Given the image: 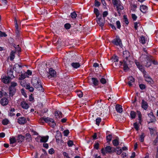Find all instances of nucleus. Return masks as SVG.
<instances>
[{"instance_id":"f257e3e1","label":"nucleus","mask_w":158,"mask_h":158,"mask_svg":"<svg viewBox=\"0 0 158 158\" xmlns=\"http://www.w3.org/2000/svg\"><path fill=\"white\" fill-rule=\"evenodd\" d=\"M32 84L33 86L39 90L43 92L44 88L41 84L40 80L37 77L33 78L31 81Z\"/></svg>"},{"instance_id":"f03ea898","label":"nucleus","mask_w":158,"mask_h":158,"mask_svg":"<svg viewBox=\"0 0 158 158\" xmlns=\"http://www.w3.org/2000/svg\"><path fill=\"white\" fill-rule=\"evenodd\" d=\"M17 85V83L12 82L11 83L9 87V94L11 96H13L15 94L16 91L15 87Z\"/></svg>"},{"instance_id":"7ed1b4c3","label":"nucleus","mask_w":158,"mask_h":158,"mask_svg":"<svg viewBox=\"0 0 158 158\" xmlns=\"http://www.w3.org/2000/svg\"><path fill=\"white\" fill-rule=\"evenodd\" d=\"M112 42L116 46H119L120 47L122 46L121 40L118 36H116V38L112 40Z\"/></svg>"},{"instance_id":"20e7f679","label":"nucleus","mask_w":158,"mask_h":158,"mask_svg":"<svg viewBox=\"0 0 158 158\" xmlns=\"http://www.w3.org/2000/svg\"><path fill=\"white\" fill-rule=\"evenodd\" d=\"M152 56H147L146 57V62L145 64V66L147 67H149L152 64Z\"/></svg>"},{"instance_id":"39448f33","label":"nucleus","mask_w":158,"mask_h":158,"mask_svg":"<svg viewBox=\"0 0 158 158\" xmlns=\"http://www.w3.org/2000/svg\"><path fill=\"white\" fill-rule=\"evenodd\" d=\"M26 118L24 117H21L18 118L17 122L20 125H24L27 123Z\"/></svg>"},{"instance_id":"423d86ee","label":"nucleus","mask_w":158,"mask_h":158,"mask_svg":"<svg viewBox=\"0 0 158 158\" xmlns=\"http://www.w3.org/2000/svg\"><path fill=\"white\" fill-rule=\"evenodd\" d=\"M148 115L149 118V121L148 122V123L155 122L156 121L155 117L152 112H150Z\"/></svg>"},{"instance_id":"0eeeda50","label":"nucleus","mask_w":158,"mask_h":158,"mask_svg":"<svg viewBox=\"0 0 158 158\" xmlns=\"http://www.w3.org/2000/svg\"><path fill=\"white\" fill-rule=\"evenodd\" d=\"M102 152L103 155H105L106 153L111 152L112 148L110 146H107L105 149H102L101 150Z\"/></svg>"},{"instance_id":"6e6552de","label":"nucleus","mask_w":158,"mask_h":158,"mask_svg":"<svg viewBox=\"0 0 158 158\" xmlns=\"http://www.w3.org/2000/svg\"><path fill=\"white\" fill-rule=\"evenodd\" d=\"M91 79V81L93 84V86L95 87L98 86L99 84V81L97 78L95 77L90 78L89 79Z\"/></svg>"},{"instance_id":"1a4fd4ad","label":"nucleus","mask_w":158,"mask_h":158,"mask_svg":"<svg viewBox=\"0 0 158 158\" xmlns=\"http://www.w3.org/2000/svg\"><path fill=\"white\" fill-rule=\"evenodd\" d=\"M13 69H8L7 71V74L8 77H9L11 79H12L15 77L13 75Z\"/></svg>"},{"instance_id":"9d476101","label":"nucleus","mask_w":158,"mask_h":158,"mask_svg":"<svg viewBox=\"0 0 158 158\" xmlns=\"http://www.w3.org/2000/svg\"><path fill=\"white\" fill-rule=\"evenodd\" d=\"M20 106L23 109L27 110L29 107V105L25 101H23L21 102Z\"/></svg>"},{"instance_id":"9b49d317","label":"nucleus","mask_w":158,"mask_h":158,"mask_svg":"<svg viewBox=\"0 0 158 158\" xmlns=\"http://www.w3.org/2000/svg\"><path fill=\"white\" fill-rule=\"evenodd\" d=\"M0 102L2 106H5L8 104L9 100L6 98H3L1 99Z\"/></svg>"},{"instance_id":"f8f14e48","label":"nucleus","mask_w":158,"mask_h":158,"mask_svg":"<svg viewBox=\"0 0 158 158\" xmlns=\"http://www.w3.org/2000/svg\"><path fill=\"white\" fill-rule=\"evenodd\" d=\"M121 4L122 3L121 2L119 3L118 4L115 6L116 7L118 13L119 15H121V10L123 9V7L122 5Z\"/></svg>"},{"instance_id":"ddd939ff","label":"nucleus","mask_w":158,"mask_h":158,"mask_svg":"<svg viewBox=\"0 0 158 158\" xmlns=\"http://www.w3.org/2000/svg\"><path fill=\"white\" fill-rule=\"evenodd\" d=\"M10 79H11L9 77L4 76L2 79V81L3 83L6 84H7L9 83Z\"/></svg>"},{"instance_id":"4468645a","label":"nucleus","mask_w":158,"mask_h":158,"mask_svg":"<svg viewBox=\"0 0 158 158\" xmlns=\"http://www.w3.org/2000/svg\"><path fill=\"white\" fill-rule=\"evenodd\" d=\"M105 104H102V105L100 107L101 112L100 115L102 117H103L105 114V110H106V109L105 108Z\"/></svg>"},{"instance_id":"2eb2a0df","label":"nucleus","mask_w":158,"mask_h":158,"mask_svg":"<svg viewBox=\"0 0 158 158\" xmlns=\"http://www.w3.org/2000/svg\"><path fill=\"white\" fill-rule=\"evenodd\" d=\"M129 81L128 82L127 84L129 86H131L133 85V83L135 82V79L132 76L129 77L128 78Z\"/></svg>"},{"instance_id":"dca6fc26","label":"nucleus","mask_w":158,"mask_h":158,"mask_svg":"<svg viewBox=\"0 0 158 158\" xmlns=\"http://www.w3.org/2000/svg\"><path fill=\"white\" fill-rule=\"evenodd\" d=\"M143 74L145 81L148 83H151V82L152 81V79L148 75L147 72Z\"/></svg>"},{"instance_id":"f3484780","label":"nucleus","mask_w":158,"mask_h":158,"mask_svg":"<svg viewBox=\"0 0 158 158\" xmlns=\"http://www.w3.org/2000/svg\"><path fill=\"white\" fill-rule=\"evenodd\" d=\"M127 60H123V70L125 72L127 71L129 69L127 64Z\"/></svg>"},{"instance_id":"a211bd4d","label":"nucleus","mask_w":158,"mask_h":158,"mask_svg":"<svg viewBox=\"0 0 158 158\" xmlns=\"http://www.w3.org/2000/svg\"><path fill=\"white\" fill-rule=\"evenodd\" d=\"M49 74L52 77H54L56 75V71L54 70H53L52 68H50L49 69Z\"/></svg>"},{"instance_id":"6ab92c4d","label":"nucleus","mask_w":158,"mask_h":158,"mask_svg":"<svg viewBox=\"0 0 158 158\" xmlns=\"http://www.w3.org/2000/svg\"><path fill=\"white\" fill-rule=\"evenodd\" d=\"M94 13L96 15V22L97 23V24H99L98 22H99V18H98V17L99 16V10H98V9L96 8H94Z\"/></svg>"},{"instance_id":"aec40b11","label":"nucleus","mask_w":158,"mask_h":158,"mask_svg":"<svg viewBox=\"0 0 158 158\" xmlns=\"http://www.w3.org/2000/svg\"><path fill=\"white\" fill-rule=\"evenodd\" d=\"M140 10L143 13H145L148 10V7L145 5H142L140 6Z\"/></svg>"},{"instance_id":"412c9836","label":"nucleus","mask_w":158,"mask_h":158,"mask_svg":"<svg viewBox=\"0 0 158 158\" xmlns=\"http://www.w3.org/2000/svg\"><path fill=\"white\" fill-rule=\"evenodd\" d=\"M71 65L74 69H77L81 66V65L79 62H73L71 63Z\"/></svg>"},{"instance_id":"4be33fe9","label":"nucleus","mask_w":158,"mask_h":158,"mask_svg":"<svg viewBox=\"0 0 158 158\" xmlns=\"http://www.w3.org/2000/svg\"><path fill=\"white\" fill-rule=\"evenodd\" d=\"M130 56V53L127 51L123 52V56L125 58L124 60H127L128 58Z\"/></svg>"},{"instance_id":"5701e85b","label":"nucleus","mask_w":158,"mask_h":158,"mask_svg":"<svg viewBox=\"0 0 158 158\" xmlns=\"http://www.w3.org/2000/svg\"><path fill=\"white\" fill-rule=\"evenodd\" d=\"M116 110L118 112L121 113L123 112L122 106L118 104L116 105L115 107Z\"/></svg>"},{"instance_id":"b1692460","label":"nucleus","mask_w":158,"mask_h":158,"mask_svg":"<svg viewBox=\"0 0 158 158\" xmlns=\"http://www.w3.org/2000/svg\"><path fill=\"white\" fill-rule=\"evenodd\" d=\"M55 116L56 118H60L62 117V113L61 112L56 111L55 112Z\"/></svg>"},{"instance_id":"393cba45","label":"nucleus","mask_w":158,"mask_h":158,"mask_svg":"<svg viewBox=\"0 0 158 158\" xmlns=\"http://www.w3.org/2000/svg\"><path fill=\"white\" fill-rule=\"evenodd\" d=\"M142 107L144 110H146L148 107V105L147 102L143 100L142 101Z\"/></svg>"},{"instance_id":"a878e982","label":"nucleus","mask_w":158,"mask_h":158,"mask_svg":"<svg viewBox=\"0 0 158 158\" xmlns=\"http://www.w3.org/2000/svg\"><path fill=\"white\" fill-rule=\"evenodd\" d=\"M49 137L48 136H42L40 139V143H45L47 142L48 139Z\"/></svg>"},{"instance_id":"bb28decb","label":"nucleus","mask_w":158,"mask_h":158,"mask_svg":"<svg viewBox=\"0 0 158 158\" xmlns=\"http://www.w3.org/2000/svg\"><path fill=\"white\" fill-rule=\"evenodd\" d=\"M9 110L10 111L8 114L9 116L11 117L14 116L15 115V114L14 113V112L15 111V108L13 107H10Z\"/></svg>"},{"instance_id":"cd10ccee","label":"nucleus","mask_w":158,"mask_h":158,"mask_svg":"<svg viewBox=\"0 0 158 158\" xmlns=\"http://www.w3.org/2000/svg\"><path fill=\"white\" fill-rule=\"evenodd\" d=\"M105 23V19L102 20L101 18H99V26L101 27L102 30H103V26Z\"/></svg>"},{"instance_id":"c85d7f7f","label":"nucleus","mask_w":158,"mask_h":158,"mask_svg":"<svg viewBox=\"0 0 158 158\" xmlns=\"http://www.w3.org/2000/svg\"><path fill=\"white\" fill-rule=\"evenodd\" d=\"M25 137L21 135H19L17 140L18 142H22L25 139Z\"/></svg>"},{"instance_id":"c756f323","label":"nucleus","mask_w":158,"mask_h":158,"mask_svg":"<svg viewBox=\"0 0 158 158\" xmlns=\"http://www.w3.org/2000/svg\"><path fill=\"white\" fill-rule=\"evenodd\" d=\"M137 115L138 118V120H139V123L140 124L141 123V122L142 121V115L141 114V113L140 111H137Z\"/></svg>"},{"instance_id":"7c9ffc66","label":"nucleus","mask_w":158,"mask_h":158,"mask_svg":"<svg viewBox=\"0 0 158 158\" xmlns=\"http://www.w3.org/2000/svg\"><path fill=\"white\" fill-rule=\"evenodd\" d=\"M119 138L117 137L115 139L113 140L112 141V143L114 146H117L119 143Z\"/></svg>"},{"instance_id":"2f4dec72","label":"nucleus","mask_w":158,"mask_h":158,"mask_svg":"<svg viewBox=\"0 0 158 158\" xmlns=\"http://www.w3.org/2000/svg\"><path fill=\"white\" fill-rule=\"evenodd\" d=\"M16 51H15L12 50L10 53V60H13L15 57V54Z\"/></svg>"},{"instance_id":"473e14b6","label":"nucleus","mask_w":158,"mask_h":158,"mask_svg":"<svg viewBox=\"0 0 158 158\" xmlns=\"http://www.w3.org/2000/svg\"><path fill=\"white\" fill-rule=\"evenodd\" d=\"M9 140L10 144H13L16 142V139L15 137L13 136L12 137H10Z\"/></svg>"},{"instance_id":"72a5a7b5","label":"nucleus","mask_w":158,"mask_h":158,"mask_svg":"<svg viewBox=\"0 0 158 158\" xmlns=\"http://www.w3.org/2000/svg\"><path fill=\"white\" fill-rule=\"evenodd\" d=\"M146 40H145V37L143 36H141L139 39V42L143 44H144L146 43Z\"/></svg>"},{"instance_id":"f704fd0d","label":"nucleus","mask_w":158,"mask_h":158,"mask_svg":"<svg viewBox=\"0 0 158 158\" xmlns=\"http://www.w3.org/2000/svg\"><path fill=\"white\" fill-rule=\"evenodd\" d=\"M112 1L113 4L114 6L121 2L119 0H112Z\"/></svg>"},{"instance_id":"c9c22d12","label":"nucleus","mask_w":158,"mask_h":158,"mask_svg":"<svg viewBox=\"0 0 158 158\" xmlns=\"http://www.w3.org/2000/svg\"><path fill=\"white\" fill-rule=\"evenodd\" d=\"M144 137L145 136L144 135V133H142L139 136V141L140 142H143L144 141Z\"/></svg>"},{"instance_id":"e433bc0d","label":"nucleus","mask_w":158,"mask_h":158,"mask_svg":"<svg viewBox=\"0 0 158 158\" xmlns=\"http://www.w3.org/2000/svg\"><path fill=\"white\" fill-rule=\"evenodd\" d=\"M118 58L117 56L114 55L112 57V60L114 62H118Z\"/></svg>"},{"instance_id":"4c0bfd02","label":"nucleus","mask_w":158,"mask_h":158,"mask_svg":"<svg viewBox=\"0 0 158 158\" xmlns=\"http://www.w3.org/2000/svg\"><path fill=\"white\" fill-rule=\"evenodd\" d=\"M9 121L6 118L3 119L2 121V124L4 125H6L9 123Z\"/></svg>"},{"instance_id":"58836bf2","label":"nucleus","mask_w":158,"mask_h":158,"mask_svg":"<svg viewBox=\"0 0 158 158\" xmlns=\"http://www.w3.org/2000/svg\"><path fill=\"white\" fill-rule=\"evenodd\" d=\"M156 135L157 137H156V139L153 142V144L154 145H157L158 143V134L157 133Z\"/></svg>"},{"instance_id":"ea45409f","label":"nucleus","mask_w":158,"mask_h":158,"mask_svg":"<svg viewBox=\"0 0 158 158\" xmlns=\"http://www.w3.org/2000/svg\"><path fill=\"white\" fill-rule=\"evenodd\" d=\"M130 116L132 119H134L135 118L136 115V113L134 111H131L130 113Z\"/></svg>"},{"instance_id":"a19ab883","label":"nucleus","mask_w":158,"mask_h":158,"mask_svg":"<svg viewBox=\"0 0 158 158\" xmlns=\"http://www.w3.org/2000/svg\"><path fill=\"white\" fill-rule=\"evenodd\" d=\"M50 126L52 127H54L56 123H55L54 120L52 119V120L50 121V122L48 123Z\"/></svg>"},{"instance_id":"79ce46f5","label":"nucleus","mask_w":158,"mask_h":158,"mask_svg":"<svg viewBox=\"0 0 158 158\" xmlns=\"http://www.w3.org/2000/svg\"><path fill=\"white\" fill-rule=\"evenodd\" d=\"M15 33L16 34V37L18 39H19L21 38L20 37V34L19 31V30H15Z\"/></svg>"},{"instance_id":"37998d69","label":"nucleus","mask_w":158,"mask_h":158,"mask_svg":"<svg viewBox=\"0 0 158 158\" xmlns=\"http://www.w3.org/2000/svg\"><path fill=\"white\" fill-rule=\"evenodd\" d=\"M51 120L52 121V118H51L48 117L44 118V122L46 123H49Z\"/></svg>"},{"instance_id":"c03bdc74","label":"nucleus","mask_w":158,"mask_h":158,"mask_svg":"<svg viewBox=\"0 0 158 158\" xmlns=\"http://www.w3.org/2000/svg\"><path fill=\"white\" fill-rule=\"evenodd\" d=\"M77 15L75 11H73V12L71 13L70 16L73 19H75L77 16Z\"/></svg>"},{"instance_id":"a18cd8bd","label":"nucleus","mask_w":158,"mask_h":158,"mask_svg":"<svg viewBox=\"0 0 158 158\" xmlns=\"http://www.w3.org/2000/svg\"><path fill=\"white\" fill-rule=\"evenodd\" d=\"M131 10L133 11H135L137 8V6L135 4H131Z\"/></svg>"},{"instance_id":"49530a36","label":"nucleus","mask_w":158,"mask_h":158,"mask_svg":"<svg viewBox=\"0 0 158 158\" xmlns=\"http://www.w3.org/2000/svg\"><path fill=\"white\" fill-rule=\"evenodd\" d=\"M123 18L124 22H125L126 24L128 25V24L129 22L128 21V19L127 16L124 15L123 16Z\"/></svg>"},{"instance_id":"de8ad7c7","label":"nucleus","mask_w":158,"mask_h":158,"mask_svg":"<svg viewBox=\"0 0 158 158\" xmlns=\"http://www.w3.org/2000/svg\"><path fill=\"white\" fill-rule=\"evenodd\" d=\"M140 70V71H141L143 74L145 73L146 72L145 70L143 68V67L141 65H140L138 67H137Z\"/></svg>"},{"instance_id":"09e8293b","label":"nucleus","mask_w":158,"mask_h":158,"mask_svg":"<svg viewBox=\"0 0 158 158\" xmlns=\"http://www.w3.org/2000/svg\"><path fill=\"white\" fill-rule=\"evenodd\" d=\"M134 28L135 30H137L139 26L140 25V24L139 22H136L134 23Z\"/></svg>"},{"instance_id":"8fccbe9b","label":"nucleus","mask_w":158,"mask_h":158,"mask_svg":"<svg viewBox=\"0 0 158 158\" xmlns=\"http://www.w3.org/2000/svg\"><path fill=\"white\" fill-rule=\"evenodd\" d=\"M112 139V135H109L106 136V140L107 142H110Z\"/></svg>"},{"instance_id":"3c124183","label":"nucleus","mask_w":158,"mask_h":158,"mask_svg":"<svg viewBox=\"0 0 158 158\" xmlns=\"http://www.w3.org/2000/svg\"><path fill=\"white\" fill-rule=\"evenodd\" d=\"M64 27L66 29L68 30L70 28L71 25L69 23H66L64 25Z\"/></svg>"},{"instance_id":"603ef678","label":"nucleus","mask_w":158,"mask_h":158,"mask_svg":"<svg viewBox=\"0 0 158 158\" xmlns=\"http://www.w3.org/2000/svg\"><path fill=\"white\" fill-rule=\"evenodd\" d=\"M67 144L69 147H72L74 144L73 142L71 140H69L67 142Z\"/></svg>"},{"instance_id":"864d4df0","label":"nucleus","mask_w":158,"mask_h":158,"mask_svg":"<svg viewBox=\"0 0 158 158\" xmlns=\"http://www.w3.org/2000/svg\"><path fill=\"white\" fill-rule=\"evenodd\" d=\"M69 133V131L68 130H65L63 131L64 135L66 136H67Z\"/></svg>"},{"instance_id":"5fc2aeb1","label":"nucleus","mask_w":158,"mask_h":158,"mask_svg":"<svg viewBox=\"0 0 158 158\" xmlns=\"http://www.w3.org/2000/svg\"><path fill=\"white\" fill-rule=\"evenodd\" d=\"M14 22H15V30H19V26L17 24V20L16 18H15V19Z\"/></svg>"},{"instance_id":"6e6d98bb","label":"nucleus","mask_w":158,"mask_h":158,"mask_svg":"<svg viewBox=\"0 0 158 158\" xmlns=\"http://www.w3.org/2000/svg\"><path fill=\"white\" fill-rule=\"evenodd\" d=\"M21 92L22 94L23 95L25 98L27 97V94L25 92V90L23 89H21Z\"/></svg>"},{"instance_id":"4d7b16f0","label":"nucleus","mask_w":158,"mask_h":158,"mask_svg":"<svg viewBox=\"0 0 158 158\" xmlns=\"http://www.w3.org/2000/svg\"><path fill=\"white\" fill-rule=\"evenodd\" d=\"M77 94L79 98H81L83 97V93L80 90L78 91L77 92Z\"/></svg>"},{"instance_id":"13d9d810","label":"nucleus","mask_w":158,"mask_h":158,"mask_svg":"<svg viewBox=\"0 0 158 158\" xmlns=\"http://www.w3.org/2000/svg\"><path fill=\"white\" fill-rule=\"evenodd\" d=\"M98 133L95 132L94 133V134L92 135V137L93 138V139L94 140L96 139H97V134Z\"/></svg>"},{"instance_id":"bf43d9fd","label":"nucleus","mask_w":158,"mask_h":158,"mask_svg":"<svg viewBox=\"0 0 158 158\" xmlns=\"http://www.w3.org/2000/svg\"><path fill=\"white\" fill-rule=\"evenodd\" d=\"M63 155L64 158H71L69 156V154L66 152H63Z\"/></svg>"},{"instance_id":"052dcab7","label":"nucleus","mask_w":158,"mask_h":158,"mask_svg":"<svg viewBox=\"0 0 158 158\" xmlns=\"http://www.w3.org/2000/svg\"><path fill=\"white\" fill-rule=\"evenodd\" d=\"M100 82L102 84H105L106 83V79L103 77L100 80Z\"/></svg>"},{"instance_id":"680f3d73","label":"nucleus","mask_w":158,"mask_h":158,"mask_svg":"<svg viewBox=\"0 0 158 158\" xmlns=\"http://www.w3.org/2000/svg\"><path fill=\"white\" fill-rule=\"evenodd\" d=\"M6 34L4 32H2L0 31V37H6L7 36Z\"/></svg>"},{"instance_id":"e2e57ef3","label":"nucleus","mask_w":158,"mask_h":158,"mask_svg":"<svg viewBox=\"0 0 158 158\" xmlns=\"http://www.w3.org/2000/svg\"><path fill=\"white\" fill-rule=\"evenodd\" d=\"M116 151L118 154L120 155L122 152V150L121 149L119 148L118 147L116 148Z\"/></svg>"},{"instance_id":"0e129e2a","label":"nucleus","mask_w":158,"mask_h":158,"mask_svg":"<svg viewBox=\"0 0 158 158\" xmlns=\"http://www.w3.org/2000/svg\"><path fill=\"white\" fill-rule=\"evenodd\" d=\"M26 76L24 74H21L19 77V79L20 80H23L26 78Z\"/></svg>"},{"instance_id":"69168bd1","label":"nucleus","mask_w":158,"mask_h":158,"mask_svg":"<svg viewBox=\"0 0 158 158\" xmlns=\"http://www.w3.org/2000/svg\"><path fill=\"white\" fill-rule=\"evenodd\" d=\"M44 117L41 118L39 120V122L41 124H43L44 123Z\"/></svg>"},{"instance_id":"338daca9","label":"nucleus","mask_w":158,"mask_h":158,"mask_svg":"<svg viewBox=\"0 0 158 158\" xmlns=\"http://www.w3.org/2000/svg\"><path fill=\"white\" fill-rule=\"evenodd\" d=\"M134 126L136 131H138L139 130V126L136 123H134Z\"/></svg>"},{"instance_id":"774afa93","label":"nucleus","mask_w":158,"mask_h":158,"mask_svg":"<svg viewBox=\"0 0 158 158\" xmlns=\"http://www.w3.org/2000/svg\"><path fill=\"white\" fill-rule=\"evenodd\" d=\"M116 25H117V28L118 29H120L121 27V24L119 21H117L116 22Z\"/></svg>"}]
</instances>
